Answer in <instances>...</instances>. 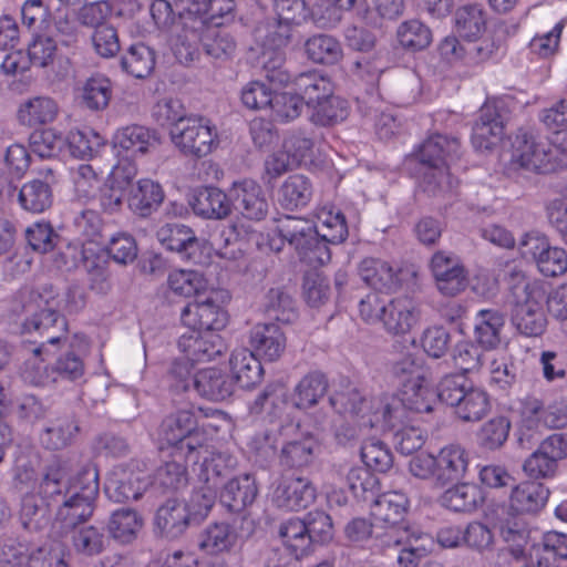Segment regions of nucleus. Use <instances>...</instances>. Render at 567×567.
<instances>
[{"mask_svg":"<svg viewBox=\"0 0 567 567\" xmlns=\"http://www.w3.org/2000/svg\"><path fill=\"white\" fill-rule=\"evenodd\" d=\"M316 224L287 216L278 221L279 239L271 238L267 244L270 250L279 251L284 241H288L297 251L301 261L319 267L330 260L328 244H340L348 236L344 216L332 206H323L316 214Z\"/></svg>","mask_w":567,"mask_h":567,"instance_id":"nucleus-1","label":"nucleus"},{"mask_svg":"<svg viewBox=\"0 0 567 567\" xmlns=\"http://www.w3.org/2000/svg\"><path fill=\"white\" fill-rule=\"evenodd\" d=\"M231 427L230 416L220 410L184 404L163 420L159 437L163 444L174 450L175 457L193 458L203 454L210 457L216 453L208 450V442Z\"/></svg>","mask_w":567,"mask_h":567,"instance_id":"nucleus-2","label":"nucleus"},{"mask_svg":"<svg viewBox=\"0 0 567 567\" xmlns=\"http://www.w3.org/2000/svg\"><path fill=\"white\" fill-rule=\"evenodd\" d=\"M61 300L53 286H43L40 290L20 289L11 301L10 311L20 318L23 332L37 331L45 341L32 348L34 355L48 353L47 344L62 341L66 332V320L60 313Z\"/></svg>","mask_w":567,"mask_h":567,"instance_id":"nucleus-3","label":"nucleus"},{"mask_svg":"<svg viewBox=\"0 0 567 567\" xmlns=\"http://www.w3.org/2000/svg\"><path fill=\"white\" fill-rule=\"evenodd\" d=\"M331 405L339 413L350 414L353 425L343 424L337 432L336 437L341 444H347L365 432L374 431L381 433L394 429L403 411L391 406L385 398H365L355 388L336 392L330 398Z\"/></svg>","mask_w":567,"mask_h":567,"instance_id":"nucleus-4","label":"nucleus"},{"mask_svg":"<svg viewBox=\"0 0 567 567\" xmlns=\"http://www.w3.org/2000/svg\"><path fill=\"white\" fill-rule=\"evenodd\" d=\"M567 136V132L566 135ZM509 167L538 174H549L567 166V144L557 135L550 141L520 132L511 142Z\"/></svg>","mask_w":567,"mask_h":567,"instance_id":"nucleus-5","label":"nucleus"},{"mask_svg":"<svg viewBox=\"0 0 567 567\" xmlns=\"http://www.w3.org/2000/svg\"><path fill=\"white\" fill-rule=\"evenodd\" d=\"M470 464V452L461 444L450 443L435 455L427 452L414 455L409 462V472L417 480L444 487L465 478Z\"/></svg>","mask_w":567,"mask_h":567,"instance_id":"nucleus-6","label":"nucleus"},{"mask_svg":"<svg viewBox=\"0 0 567 567\" xmlns=\"http://www.w3.org/2000/svg\"><path fill=\"white\" fill-rule=\"evenodd\" d=\"M460 143L456 138L436 134L429 137L419 151L425 166L423 186L432 195L451 192L456 179L450 173V163L457 156Z\"/></svg>","mask_w":567,"mask_h":567,"instance_id":"nucleus-7","label":"nucleus"},{"mask_svg":"<svg viewBox=\"0 0 567 567\" xmlns=\"http://www.w3.org/2000/svg\"><path fill=\"white\" fill-rule=\"evenodd\" d=\"M513 296V323L515 328L526 337L542 336L547 326L544 312L546 292L538 281L522 279L512 289Z\"/></svg>","mask_w":567,"mask_h":567,"instance_id":"nucleus-8","label":"nucleus"},{"mask_svg":"<svg viewBox=\"0 0 567 567\" xmlns=\"http://www.w3.org/2000/svg\"><path fill=\"white\" fill-rule=\"evenodd\" d=\"M228 468L229 458L225 454L204 457L197 472V485L189 502L184 503L193 523H199L208 516Z\"/></svg>","mask_w":567,"mask_h":567,"instance_id":"nucleus-9","label":"nucleus"},{"mask_svg":"<svg viewBox=\"0 0 567 567\" xmlns=\"http://www.w3.org/2000/svg\"><path fill=\"white\" fill-rule=\"evenodd\" d=\"M439 395L441 401L455 408V413L463 421H480L489 410L487 393L462 374L444 377L439 385Z\"/></svg>","mask_w":567,"mask_h":567,"instance_id":"nucleus-10","label":"nucleus"},{"mask_svg":"<svg viewBox=\"0 0 567 567\" xmlns=\"http://www.w3.org/2000/svg\"><path fill=\"white\" fill-rule=\"evenodd\" d=\"M394 373L401 382V402L415 412H430L440 400L439 391L435 392L429 384L427 371L412 357H405L394 365Z\"/></svg>","mask_w":567,"mask_h":567,"instance_id":"nucleus-11","label":"nucleus"},{"mask_svg":"<svg viewBox=\"0 0 567 567\" xmlns=\"http://www.w3.org/2000/svg\"><path fill=\"white\" fill-rule=\"evenodd\" d=\"M171 141L184 155L204 157L219 145L217 127L210 120L202 116H188L169 130Z\"/></svg>","mask_w":567,"mask_h":567,"instance_id":"nucleus-12","label":"nucleus"},{"mask_svg":"<svg viewBox=\"0 0 567 567\" xmlns=\"http://www.w3.org/2000/svg\"><path fill=\"white\" fill-rule=\"evenodd\" d=\"M172 373L177 381V388L189 390L193 386L198 395L207 400L223 401L234 393V381L214 367L192 374L188 363L179 359L174 363Z\"/></svg>","mask_w":567,"mask_h":567,"instance_id":"nucleus-13","label":"nucleus"},{"mask_svg":"<svg viewBox=\"0 0 567 567\" xmlns=\"http://www.w3.org/2000/svg\"><path fill=\"white\" fill-rule=\"evenodd\" d=\"M227 300L228 295L225 291L210 289L205 297L203 295L183 309L182 322L192 330L217 333L226 327L228 321L224 309Z\"/></svg>","mask_w":567,"mask_h":567,"instance_id":"nucleus-14","label":"nucleus"},{"mask_svg":"<svg viewBox=\"0 0 567 567\" xmlns=\"http://www.w3.org/2000/svg\"><path fill=\"white\" fill-rule=\"evenodd\" d=\"M409 508V498L402 492L391 491L379 495L372 506L373 518L392 528L396 534L394 543H410L412 539H421L422 534L412 526L403 524L404 516Z\"/></svg>","mask_w":567,"mask_h":567,"instance_id":"nucleus-15","label":"nucleus"},{"mask_svg":"<svg viewBox=\"0 0 567 567\" xmlns=\"http://www.w3.org/2000/svg\"><path fill=\"white\" fill-rule=\"evenodd\" d=\"M518 250L523 258L533 260L544 276L556 277L567 271V251L553 246L538 231L526 233L518 241Z\"/></svg>","mask_w":567,"mask_h":567,"instance_id":"nucleus-16","label":"nucleus"},{"mask_svg":"<svg viewBox=\"0 0 567 567\" xmlns=\"http://www.w3.org/2000/svg\"><path fill=\"white\" fill-rule=\"evenodd\" d=\"M230 208L248 221L262 220L269 209L268 198L261 184L254 178L235 179L228 187Z\"/></svg>","mask_w":567,"mask_h":567,"instance_id":"nucleus-17","label":"nucleus"},{"mask_svg":"<svg viewBox=\"0 0 567 567\" xmlns=\"http://www.w3.org/2000/svg\"><path fill=\"white\" fill-rule=\"evenodd\" d=\"M315 499L316 488L306 477L288 474L272 483L270 501L279 509L298 512L307 508Z\"/></svg>","mask_w":567,"mask_h":567,"instance_id":"nucleus-18","label":"nucleus"},{"mask_svg":"<svg viewBox=\"0 0 567 567\" xmlns=\"http://www.w3.org/2000/svg\"><path fill=\"white\" fill-rule=\"evenodd\" d=\"M436 289L446 297H455L468 286V275L461 259L447 251H436L430 261Z\"/></svg>","mask_w":567,"mask_h":567,"instance_id":"nucleus-19","label":"nucleus"},{"mask_svg":"<svg viewBox=\"0 0 567 567\" xmlns=\"http://www.w3.org/2000/svg\"><path fill=\"white\" fill-rule=\"evenodd\" d=\"M158 241L168 250L185 252L195 264H206L212 246L195 237L193 230L182 224H165L156 231Z\"/></svg>","mask_w":567,"mask_h":567,"instance_id":"nucleus-20","label":"nucleus"},{"mask_svg":"<svg viewBox=\"0 0 567 567\" xmlns=\"http://www.w3.org/2000/svg\"><path fill=\"white\" fill-rule=\"evenodd\" d=\"M71 468L68 461L58 455L51 456L43 464L38 478L37 493L52 504L58 503L70 493Z\"/></svg>","mask_w":567,"mask_h":567,"instance_id":"nucleus-21","label":"nucleus"},{"mask_svg":"<svg viewBox=\"0 0 567 567\" xmlns=\"http://www.w3.org/2000/svg\"><path fill=\"white\" fill-rule=\"evenodd\" d=\"M421 322V310L416 302L406 296L396 297L386 303L382 324L392 336L409 334Z\"/></svg>","mask_w":567,"mask_h":567,"instance_id":"nucleus-22","label":"nucleus"},{"mask_svg":"<svg viewBox=\"0 0 567 567\" xmlns=\"http://www.w3.org/2000/svg\"><path fill=\"white\" fill-rule=\"evenodd\" d=\"M115 144L120 156L116 175L130 185L138 173V159L142 157V126L122 128L115 136Z\"/></svg>","mask_w":567,"mask_h":567,"instance_id":"nucleus-23","label":"nucleus"},{"mask_svg":"<svg viewBox=\"0 0 567 567\" xmlns=\"http://www.w3.org/2000/svg\"><path fill=\"white\" fill-rule=\"evenodd\" d=\"M505 117L496 103H485L473 127L472 144L477 151H489L504 137Z\"/></svg>","mask_w":567,"mask_h":567,"instance_id":"nucleus-24","label":"nucleus"},{"mask_svg":"<svg viewBox=\"0 0 567 567\" xmlns=\"http://www.w3.org/2000/svg\"><path fill=\"white\" fill-rule=\"evenodd\" d=\"M55 183V176L50 168L41 173V177L27 182L18 194L20 206L34 214L45 212L53 204V185Z\"/></svg>","mask_w":567,"mask_h":567,"instance_id":"nucleus-25","label":"nucleus"},{"mask_svg":"<svg viewBox=\"0 0 567 567\" xmlns=\"http://www.w3.org/2000/svg\"><path fill=\"white\" fill-rule=\"evenodd\" d=\"M94 509L95 501L71 493L56 511L53 524L55 533L58 536H64L73 529L84 526L93 516Z\"/></svg>","mask_w":567,"mask_h":567,"instance_id":"nucleus-26","label":"nucleus"},{"mask_svg":"<svg viewBox=\"0 0 567 567\" xmlns=\"http://www.w3.org/2000/svg\"><path fill=\"white\" fill-rule=\"evenodd\" d=\"M249 343L257 355L265 361L274 362L285 352L286 334L276 322L257 323L249 333Z\"/></svg>","mask_w":567,"mask_h":567,"instance_id":"nucleus-27","label":"nucleus"},{"mask_svg":"<svg viewBox=\"0 0 567 567\" xmlns=\"http://www.w3.org/2000/svg\"><path fill=\"white\" fill-rule=\"evenodd\" d=\"M178 349L184 353L186 360L209 361L221 354L225 347L218 333L192 330L181 336Z\"/></svg>","mask_w":567,"mask_h":567,"instance_id":"nucleus-28","label":"nucleus"},{"mask_svg":"<svg viewBox=\"0 0 567 567\" xmlns=\"http://www.w3.org/2000/svg\"><path fill=\"white\" fill-rule=\"evenodd\" d=\"M193 212L206 219H224L230 215V197L217 187L195 189L189 198Z\"/></svg>","mask_w":567,"mask_h":567,"instance_id":"nucleus-29","label":"nucleus"},{"mask_svg":"<svg viewBox=\"0 0 567 567\" xmlns=\"http://www.w3.org/2000/svg\"><path fill=\"white\" fill-rule=\"evenodd\" d=\"M23 27L33 32H50L54 27L61 33H69L71 24L68 19L56 20L44 0H25L21 7Z\"/></svg>","mask_w":567,"mask_h":567,"instance_id":"nucleus-30","label":"nucleus"},{"mask_svg":"<svg viewBox=\"0 0 567 567\" xmlns=\"http://www.w3.org/2000/svg\"><path fill=\"white\" fill-rule=\"evenodd\" d=\"M493 51L494 45L491 43L464 47L455 37H446L439 44L441 59L451 65L457 63L472 64L484 61L492 55Z\"/></svg>","mask_w":567,"mask_h":567,"instance_id":"nucleus-31","label":"nucleus"},{"mask_svg":"<svg viewBox=\"0 0 567 567\" xmlns=\"http://www.w3.org/2000/svg\"><path fill=\"white\" fill-rule=\"evenodd\" d=\"M231 379L243 389H251L262 378V367L255 353L246 348H239L231 352L229 358Z\"/></svg>","mask_w":567,"mask_h":567,"instance_id":"nucleus-32","label":"nucleus"},{"mask_svg":"<svg viewBox=\"0 0 567 567\" xmlns=\"http://www.w3.org/2000/svg\"><path fill=\"white\" fill-rule=\"evenodd\" d=\"M505 316L496 309L478 310L474 317L475 341L485 350H494L502 342Z\"/></svg>","mask_w":567,"mask_h":567,"instance_id":"nucleus-33","label":"nucleus"},{"mask_svg":"<svg viewBox=\"0 0 567 567\" xmlns=\"http://www.w3.org/2000/svg\"><path fill=\"white\" fill-rule=\"evenodd\" d=\"M238 542L236 529L228 523L209 524L198 536V548L209 556L229 553Z\"/></svg>","mask_w":567,"mask_h":567,"instance_id":"nucleus-34","label":"nucleus"},{"mask_svg":"<svg viewBox=\"0 0 567 567\" xmlns=\"http://www.w3.org/2000/svg\"><path fill=\"white\" fill-rule=\"evenodd\" d=\"M258 486L254 476L244 474L228 481L220 493V502L231 512H239L254 503Z\"/></svg>","mask_w":567,"mask_h":567,"instance_id":"nucleus-35","label":"nucleus"},{"mask_svg":"<svg viewBox=\"0 0 567 567\" xmlns=\"http://www.w3.org/2000/svg\"><path fill=\"white\" fill-rule=\"evenodd\" d=\"M549 491L540 483L523 482L511 493L509 507L517 514H534L546 504Z\"/></svg>","mask_w":567,"mask_h":567,"instance_id":"nucleus-36","label":"nucleus"},{"mask_svg":"<svg viewBox=\"0 0 567 567\" xmlns=\"http://www.w3.org/2000/svg\"><path fill=\"white\" fill-rule=\"evenodd\" d=\"M82 264L86 271L89 289L97 295H107L113 287L110 261L105 254L82 250Z\"/></svg>","mask_w":567,"mask_h":567,"instance_id":"nucleus-37","label":"nucleus"},{"mask_svg":"<svg viewBox=\"0 0 567 567\" xmlns=\"http://www.w3.org/2000/svg\"><path fill=\"white\" fill-rule=\"evenodd\" d=\"M295 90L302 99L308 110L312 109L323 100L333 95L334 85L332 81L319 72L299 74L295 79Z\"/></svg>","mask_w":567,"mask_h":567,"instance_id":"nucleus-38","label":"nucleus"},{"mask_svg":"<svg viewBox=\"0 0 567 567\" xmlns=\"http://www.w3.org/2000/svg\"><path fill=\"white\" fill-rule=\"evenodd\" d=\"M52 503L38 493H27L21 498L20 522L23 528L30 532H40L51 522Z\"/></svg>","mask_w":567,"mask_h":567,"instance_id":"nucleus-39","label":"nucleus"},{"mask_svg":"<svg viewBox=\"0 0 567 567\" xmlns=\"http://www.w3.org/2000/svg\"><path fill=\"white\" fill-rule=\"evenodd\" d=\"M495 528L511 555L514 558L522 557L529 542V529L526 520L518 515H508L499 518Z\"/></svg>","mask_w":567,"mask_h":567,"instance_id":"nucleus-40","label":"nucleus"},{"mask_svg":"<svg viewBox=\"0 0 567 567\" xmlns=\"http://www.w3.org/2000/svg\"><path fill=\"white\" fill-rule=\"evenodd\" d=\"M360 276L368 286L384 291L396 289L401 281L396 269L375 258H367L361 262Z\"/></svg>","mask_w":567,"mask_h":567,"instance_id":"nucleus-41","label":"nucleus"},{"mask_svg":"<svg viewBox=\"0 0 567 567\" xmlns=\"http://www.w3.org/2000/svg\"><path fill=\"white\" fill-rule=\"evenodd\" d=\"M142 529V517L138 512L130 507H123L112 513L107 530L117 543L126 545L137 539Z\"/></svg>","mask_w":567,"mask_h":567,"instance_id":"nucleus-42","label":"nucleus"},{"mask_svg":"<svg viewBox=\"0 0 567 567\" xmlns=\"http://www.w3.org/2000/svg\"><path fill=\"white\" fill-rule=\"evenodd\" d=\"M60 537L69 538L73 550L84 557H94L102 554L107 544L103 529L94 525L81 526Z\"/></svg>","mask_w":567,"mask_h":567,"instance_id":"nucleus-43","label":"nucleus"},{"mask_svg":"<svg viewBox=\"0 0 567 567\" xmlns=\"http://www.w3.org/2000/svg\"><path fill=\"white\" fill-rule=\"evenodd\" d=\"M58 104L49 96H35L22 103L18 121L30 127L52 122L58 115Z\"/></svg>","mask_w":567,"mask_h":567,"instance_id":"nucleus-44","label":"nucleus"},{"mask_svg":"<svg viewBox=\"0 0 567 567\" xmlns=\"http://www.w3.org/2000/svg\"><path fill=\"white\" fill-rule=\"evenodd\" d=\"M183 10L200 17L199 23L209 21L216 25L223 23L234 10V0H176Z\"/></svg>","mask_w":567,"mask_h":567,"instance_id":"nucleus-45","label":"nucleus"},{"mask_svg":"<svg viewBox=\"0 0 567 567\" xmlns=\"http://www.w3.org/2000/svg\"><path fill=\"white\" fill-rule=\"evenodd\" d=\"M155 523L167 535L178 536L193 522L189 518L187 506L183 502L169 499L158 508Z\"/></svg>","mask_w":567,"mask_h":567,"instance_id":"nucleus-46","label":"nucleus"},{"mask_svg":"<svg viewBox=\"0 0 567 567\" xmlns=\"http://www.w3.org/2000/svg\"><path fill=\"white\" fill-rule=\"evenodd\" d=\"M169 290L176 296L200 298L208 289V280L196 270L175 269L167 278Z\"/></svg>","mask_w":567,"mask_h":567,"instance_id":"nucleus-47","label":"nucleus"},{"mask_svg":"<svg viewBox=\"0 0 567 567\" xmlns=\"http://www.w3.org/2000/svg\"><path fill=\"white\" fill-rule=\"evenodd\" d=\"M441 502L444 507L454 512L471 513L482 504L483 495L476 485L462 483L446 489Z\"/></svg>","mask_w":567,"mask_h":567,"instance_id":"nucleus-48","label":"nucleus"},{"mask_svg":"<svg viewBox=\"0 0 567 567\" xmlns=\"http://www.w3.org/2000/svg\"><path fill=\"white\" fill-rule=\"evenodd\" d=\"M317 447L316 439L310 434H301L300 437L286 442L280 452V463L287 467L301 468L313 460Z\"/></svg>","mask_w":567,"mask_h":567,"instance_id":"nucleus-49","label":"nucleus"},{"mask_svg":"<svg viewBox=\"0 0 567 567\" xmlns=\"http://www.w3.org/2000/svg\"><path fill=\"white\" fill-rule=\"evenodd\" d=\"M312 184L308 177L295 174L289 176L279 189V203L286 209L305 207L312 197Z\"/></svg>","mask_w":567,"mask_h":567,"instance_id":"nucleus-50","label":"nucleus"},{"mask_svg":"<svg viewBox=\"0 0 567 567\" xmlns=\"http://www.w3.org/2000/svg\"><path fill=\"white\" fill-rule=\"evenodd\" d=\"M327 380L319 372H311L305 375L296 385L292 394V404L297 409H309L315 406L326 394Z\"/></svg>","mask_w":567,"mask_h":567,"instance_id":"nucleus-51","label":"nucleus"},{"mask_svg":"<svg viewBox=\"0 0 567 567\" xmlns=\"http://www.w3.org/2000/svg\"><path fill=\"white\" fill-rule=\"evenodd\" d=\"M105 144V138L93 130H73L65 137V146L68 145L71 155L80 159L93 158Z\"/></svg>","mask_w":567,"mask_h":567,"instance_id":"nucleus-52","label":"nucleus"},{"mask_svg":"<svg viewBox=\"0 0 567 567\" xmlns=\"http://www.w3.org/2000/svg\"><path fill=\"white\" fill-rule=\"evenodd\" d=\"M337 475L339 478H344L349 489L355 497L367 499L370 495H373L378 489V478L368 468L359 465H343L341 466Z\"/></svg>","mask_w":567,"mask_h":567,"instance_id":"nucleus-53","label":"nucleus"},{"mask_svg":"<svg viewBox=\"0 0 567 567\" xmlns=\"http://www.w3.org/2000/svg\"><path fill=\"white\" fill-rule=\"evenodd\" d=\"M398 44L411 52L426 49L432 42V32L427 25L416 19L405 20L396 29Z\"/></svg>","mask_w":567,"mask_h":567,"instance_id":"nucleus-54","label":"nucleus"},{"mask_svg":"<svg viewBox=\"0 0 567 567\" xmlns=\"http://www.w3.org/2000/svg\"><path fill=\"white\" fill-rule=\"evenodd\" d=\"M267 78L269 80V83L261 81H251L243 87L240 99L246 107L250 110H261L266 107L271 109V104L275 100L276 93H274L270 83L277 79L280 82H284L285 80H287V76L279 72L278 76L275 73H272L268 74Z\"/></svg>","mask_w":567,"mask_h":567,"instance_id":"nucleus-55","label":"nucleus"},{"mask_svg":"<svg viewBox=\"0 0 567 567\" xmlns=\"http://www.w3.org/2000/svg\"><path fill=\"white\" fill-rule=\"evenodd\" d=\"M79 431L78 422L72 416H65L44 429L41 442L49 450H62L73 443Z\"/></svg>","mask_w":567,"mask_h":567,"instance_id":"nucleus-56","label":"nucleus"},{"mask_svg":"<svg viewBox=\"0 0 567 567\" xmlns=\"http://www.w3.org/2000/svg\"><path fill=\"white\" fill-rule=\"evenodd\" d=\"M305 50L308 58L316 63L334 64L343 56L340 42L327 34L309 38L305 43Z\"/></svg>","mask_w":567,"mask_h":567,"instance_id":"nucleus-57","label":"nucleus"},{"mask_svg":"<svg viewBox=\"0 0 567 567\" xmlns=\"http://www.w3.org/2000/svg\"><path fill=\"white\" fill-rule=\"evenodd\" d=\"M279 536L284 546L297 557L310 548V536L305 518H289L281 523Z\"/></svg>","mask_w":567,"mask_h":567,"instance_id":"nucleus-58","label":"nucleus"},{"mask_svg":"<svg viewBox=\"0 0 567 567\" xmlns=\"http://www.w3.org/2000/svg\"><path fill=\"white\" fill-rule=\"evenodd\" d=\"M486 28V17L480 6L470 4L460 8L455 13V29L468 40L480 38Z\"/></svg>","mask_w":567,"mask_h":567,"instance_id":"nucleus-59","label":"nucleus"},{"mask_svg":"<svg viewBox=\"0 0 567 567\" xmlns=\"http://www.w3.org/2000/svg\"><path fill=\"white\" fill-rule=\"evenodd\" d=\"M111 97V82L103 75L89 78L81 90L82 104L92 111L104 110L109 105Z\"/></svg>","mask_w":567,"mask_h":567,"instance_id":"nucleus-60","label":"nucleus"},{"mask_svg":"<svg viewBox=\"0 0 567 567\" xmlns=\"http://www.w3.org/2000/svg\"><path fill=\"white\" fill-rule=\"evenodd\" d=\"M361 458L367 467L382 473L390 470L393 464L389 446L377 435L364 437L361 445Z\"/></svg>","mask_w":567,"mask_h":567,"instance_id":"nucleus-61","label":"nucleus"},{"mask_svg":"<svg viewBox=\"0 0 567 567\" xmlns=\"http://www.w3.org/2000/svg\"><path fill=\"white\" fill-rule=\"evenodd\" d=\"M310 120L317 125H332L348 116L347 102L337 95L323 100L309 110Z\"/></svg>","mask_w":567,"mask_h":567,"instance_id":"nucleus-62","label":"nucleus"},{"mask_svg":"<svg viewBox=\"0 0 567 567\" xmlns=\"http://www.w3.org/2000/svg\"><path fill=\"white\" fill-rule=\"evenodd\" d=\"M511 431V421L506 416H495L483 424L478 432L482 447L494 451L504 445Z\"/></svg>","mask_w":567,"mask_h":567,"instance_id":"nucleus-63","label":"nucleus"},{"mask_svg":"<svg viewBox=\"0 0 567 567\" xmlns=\"http://www.w3.org/2000/svg\"><path fill=\"white\" fill-rule=\"evenodd\" d=\"M30 146L41 158H52L65 147V137L52 128L37 131L30 136Z\"/></svg>","mask_w":567,"mask_h":567,"instance_id":"nucleus-64","label":"nucleus"}]
</instances>
